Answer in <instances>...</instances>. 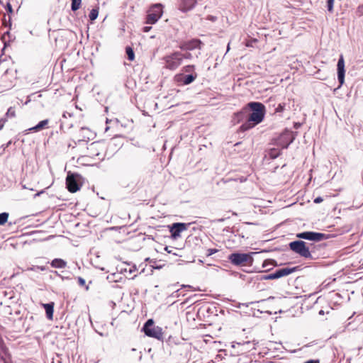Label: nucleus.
<instances>
[{
  "label": "nucleus",
  "instance_id": "55",
  "mask_svg": "<svg viewBox=\"0 0 363 363\" xmlns=\"http://www.w3.org/2000/svg\"><path fill=\"white\" fill-rule=\"evenodd\" d=\"M160 268H161V267H155V269H160Z\"/></svg>",
  "mask_w": 363,
  "mask_h": 363
},
{
  "label": "nucleus",
  "instance_id": "21",
  "mask_svg": "<svg viewBox=\"0 0 363 363\" xmlns=\"http://www.w3.org/2000/svg\"><path fill=\"white\" fill-rule=\"evenodd\" d=\"M280 155L281 150L279 147L271 148L268 152L269 157L272 160L277 158Z\"/></svg>",
  "mask_w": 363,
  "mask_h": 363
},
{
  "label": "nucleus",
  "instance_id": "1",
  "mask_svg": "<svg viewBox=\"0 0 363 363\" xmlns=\"http://www.w3.org/2000/svg\"><path fill=\"white\" fill-rule=\"evenodd\" d=\"M247 106L252 112L249 114L247 121L240 127V130L242 132L262 123L266 113L265 106L261 102L252 101L248 103Z\"/></svg>",
  "mask_w": 363,
  "mask_h": 363
},
{
  "label": "nucleus",
  "instance_id": "47",
  "mask_svg": "<svg viewBox=\"0 0 363 363\" xmlns=\"http://www.w3.org/2000/svg\"><path fill=\"white\" fill-rule=\"evenodd\" d=\"M318 314L319 315H324V311L323 310H320L319 312H318Z\"/></svg>",
  "mask_w": 363,
  "mask_h": 363
},
{
  "label": "nucleus",
  "instance_id": "2",
  "mask_svg": "<svg viewBox=\"0 0 363 363\" xmlns=\"http://www.w3.org/2000/svg\"><path fill=\"white\" fill-rule=\"evenodd\" d=\"M253 253L233 252L229 255V261L235 266L252 265L253 262Z\"/></svg>",
  "mask_w": 363,
  "mask_h": 363
},
{
  "label": "nucleus",
  "instance_id": "28",
  "mask_svg": "<svg viewBox=\"0 0 363 363\" xmlns=\"http://www.w3.org/2000/svg\"><path fill=\"white\" fill-rule=\"evenodd\" d=\"M16 116V112L13 107H10L8 108L6 113V118H14Z\"/></svg>",
  "mask_w": 363,
  "mask_h": 363
},
{
  "label": "nucleus",
  "instance_id": "39",
  "mask_svg": "<svg viewBox=\"0 0 363 363\" xmlns=\"http://www.w3.org/2000/svg\"><path fill=\"white\" fill-rule=\"evenodd\" d=\"M304 363H320V360L318 359H309Z\"/></svg>",
  "mask_w": 363,
  "mask_h": 363
},
{
  "label": "nucleus",
  "instance_id": "7",
  "mask_svg": "<svg viewBox=\"0 0 363 363\" xmlns=\"http://www.w3.org/2000/svg\"><path fill=\"white\" fill-rule=\"evenodd\" d=\"M295 140L294 132L289 130L283 131L277 138L274 144L278 147L286 149Z\"/></svg>",
  "mask_w": 363,
  "mask_h": 363
},
{
  "label": "nucleus",
  "instance_id": "45",
  "mask_svg": "<svg viewBox=\"0 0 363 363\" xmlns=\"http://www.w3.org/2000/svg\"><path fill=\"white\" fill-rule=\"evenodd\" d=\"M82 141H86V140H85V139H79V140H77V142H75V145H77V144H79V143H80L81 142H82Z\"/></svg>",
  "mask_w": 363,
  "mask_h": 363
},
{
  "label": "nucleus",
  "instance_id": "20",
  "mask_svg": "<svg viewBox=\"0 0 363 363\" xmlns=\"http://www.w3.org/2000/svg\"><path fill=\"white\" fill-rule=\"evenodd\" d=\"M277 266V262L274 259H265L262 263V267L266 268V272L272 269V267Z\"/></svg>",
  "mask_w": 363,
  "mask_h": 363
},
{
  "label": "nucleus",
  "instance_id": "41",
  "mask_svg": "<svg viewBox=\"0 0 363 363\" xmlns=\"http://www.w3.org/2000/svg\"><path fill=\"white\" fill-rule=\"evenodd\" d=\"M323 198H322V197L318 196V197H317V198H315V199H314V203H319L322 202V201H323Z\"/></svg>",
  "mask_w": 363,
  "mask_h": 363
},
{
  "label": "nucleus",
  "instance_id": "19",
  "mask_svg": "<svg viewBox=\"0 0 363 363\" xmlns=\"http://www.w3.org/2000/svg\"><path fill=\"white\" fill-rule=\"evenodd\" d=\"M50 265L53 268L62 269L66 267L67 262L60 258H55L51 261Z\"/></svg>",
  "mask_w": 363,
  "mask_h": 363
},
{
  "label": "nucleus",
  "instance_id": "49",
  "mask_svg": "<svg viewBox=\"0 0 363 363\" xmlns=\"http://www.w3.org/2000/svg\"><path fill=\"white\" fill-rule=\"evenodd\" d=\"M145 261H146V262H152V261H151V259H150V258H149V257H148V258H146V259H145Z\"/></svg>",
  "mask_w": 363,
  "mask_h": 363
},
{
  "label": "nucleus",
  "instance_id": "5",
  "mask_svg": "<svg viewBox=\"0 0 363 363\" xmlns=\"http://www.w3.org/2000/svg\"><path fill=\"white\" fill-rule=\"evenodd\" d=\"M299 269L298 266L294 267H285L277 269L274 272L266 274V275H259L258 277V280H269V279H277L281 278L285 276H288L295 272H296Z\"/></svg>",
  "mask_w": 363,
  "mask_h": 363
},
{
  "label": "nucleus",
  "instance_id": "10",
  "mask_svg": "<svg viewBox=\"0 0 363 363\" xmlns=\"http://www.w3.org/2000/svg\"><path fill=\"white\" fill-rule=\"evenodd\" d=\"M296 237L300 239L314 241V242H319L323 240H326L328 237V235L322 233H318V232H313V231H304L302 233H299L296 234Z\"/></svg>",
  "mask_w": 363,
  "mask_h": 363
},
{
  "label": "nucleus",
  "instance_id": "18",
  "mask_svg": "<svg viewBox=\"0 0 363 363\" xmlns=\"http://www.w3.org/2000/svg\"><path fill=\"white\" fill-rule=\"evenodd\" d=\"M49 123L48 119H45L40 121L36 125L28 129V131L38 132L46 128Z\"/></svg>",
  "mask_w": 363,
  "mask_h": 363
},
{
  "label": "nucleus",
  "instance_id": "43",
  "mask_svg": "<svg viewBox=\"0 0 363 363\" xmlns=\"http://www.w3.org/2000/svg\"><path fill=\"white\" fill-rule=\"evenodd\" d=\"M151 28H152L151 26H145L143 28V31L145 32V33H147V32H149Z\"/></svg>",
  "mask_w": 363,
  "mask_h": 363
},
{
  "label": "nucleus",
  "instance_id": "52",
  "mask_svg": "<svg viewBox=\"0 0 363 363\" xmlns=\"http://www.w3.org/2000/svg\"><path fill=\"white\" fill-rule=\"evenodd\" d=\"M41 192H38L36 194H35V196H39Z\"/></svg>",
  "mask_w": 363,
  "mask_h": 363
},
{
  "label": "nucleus",
  "instance_id": "46",
  "mask_svg": "<svg viewBox=\"0 0 363 363\" xmlns=\"http://www.w3.org/2000/svg\"><path fill=\"white\" fill-rule=\"evenodd\" d=\"M164 250H165V251H167L168 253H171V252H172V251H171V250H169V247H165Z\"/></svg>",
  "mask_w": 363,
  "mask_h": 363
},
{
  "label": "nucleus",
  "instance_id": "27",
  "mask_svg": "<svg viewBox=\"0 0 363 363\" xmlns=\"http://www.w3.org/2000/svg\"><path fill=\"white\" fill-rule=\"evenodd\" d=\"M9 218V213L3 212L0 213V225L5 224Z\"/></svg>",
  "mask_w": 363,
  "mask_h": 363
},
{
  "label": "nucleus",
  "instance_id": "51",
  "mask_svg": "<svg viewBox=\"0 0 363 363\" xmlns=\"http://www.w3.org/2000/svg\"><path fill=\"white\" fill-rule=\"evenodd\" d=\"M200 54H201V52H199V53L196 55V57L198 58Z\"/></svg>",
  "mask_w": 363,
  "mask_h": 363
},
{
  "label": "nucleus",
  "instance_id": "15",
  "mask_svg": "<svg viewBox=\"0 0 363 363\" xmlns=\"http://www.w3.org/2000/svg\"><path fill=\"white\" fill-rule=\"evenodd\" d=\"M337 80L340 85H342L345 82V61L342 56H340L337 61Z\"/></svg>",
  "mask_w": 363,
  "mask_h": 363
},
{
  "label": "nucleus",
  "instance_id": "54",
  "mask_svg": "<svg viewBox=\"0 0 363 363\" xmlns=\"http://www.w3.org/2000/svg\"><path fill=\"white\" fill-rule=\"evenodd\" d=\"M208 363H214L213 360H211Z\"/></svg>",
  "mask_w": 363,
  "mask_h": 363
},
{
  "label": "nucleus",
  "instance_id": "23",
  "mask_svg": "<svg viewBox=\"0 0 363 363\" xmlns=\"http://www.w3.org/2000/svg\"><path fill=\"white\" fill-rule=\"evenodd\" d=\"M125 52L128 56V59L130 61H133L135 59V53L133 48L130 46L125 48Z\"/></svg>",
  "mask_w": 363,
  "mask_h": 363
},
{
  "label": "nucleus",
  "instance_id": "22",
  "mask_svg": "<svg viewBox=\"0 0 363 363\" xmlns=\"http://www.w3.org/2000/svg\"><path fill=\"white\" fill-rule=\"evenodd\" d=\"M247 111V109L245 108H243L242 110H241L240 111L236 113L235 114L234 119L237 120L238 122H240L245 117V114H246Z\"/></svg>",
  "mask_w": 363,
  "mask_h": 363
},
{
  "label": "nucleus",
  "instance_id": "25",
  "mask_svg": "<svg viewBox=\"0 0 363 363\" xmlns=\"http://www.w3.org/2000/svg\"><path fill=\"white\" fill-rule=\"evenodd\" d=\"M182 71L185 73H189V74L196 73L195 72V66L193 65H186V66L183 67Z\"/></svg>",
  "mask_w": 363,
  "mask_h": 363
},
{
  "label": "nucleus",
  "instance_id": "56",
  "mask_svg": "<svg viewBox=\"0 0 363 363\" xmlns=\"http://www.w3.org/2000/svg\"><path fill=\"white\" fill-rule=\"evenodd\" d=\"M274 298L272 296H269V299Z\"/></svg>",
  "mask_w": 363,
  "mask_h": 363
},
{
  "label": "nucleus",
  "instance_id": "13",
  "mask_svg": "<svg viewBox=\"0 0 363 363\" xmlns=\"http://www.w3.org/2000/svg\"><path fill=\"white\" fill-rule=\"evenodd\" d=\"M189 225L190 223H174L171 225H169L171 237L173 239H177L180 237L181 233L187 230Z\"/></svg>",
  "mask_w": 363,
  "mask_h": 363
},
{
  "label": "nucleus",
  "instance_id": "44",
  "mask_svg": "<svg viewBox=\"0 0 363 363\" xmlns=\"http://www.w3.org/2000/svg\"><path fill=\"white\" fill-rule=\"evenodd\" d=\"M135 270H136V267L133 266L129 269V273L131 274V273L134 272Z\"/></svg>",
  "mask_w": 363,
  "mask_h": 363
},
{
  "label": "nucleus",
  "instance_id": "17",
  "mask_svg": "<svg viewBox=\"0 0 363 363\" xmlns=\"http://www.w3.org/2000/svg\"><path fill=\"white\" fill-rule=\"evenodd\" d=\"M54 302H50L48 303H42V306L45 311L46 317L48 320H52L53 319L54 313Z\"/></svg>",
  "mask_w": 363,
  "mask_h": 363
},
{
  "label": "nucleus",
  "instance_id": "3",
  "mask_svg": "<svg viewBox=\"0 0 363 363\" xmlns=\"http://www.w3.org/2000/svg\"><path fill=\"white\" fill-rule=\"evenodd\" d=\"M182 55L179 51H176L167 55L163 57L164 67L169 70H175L182 63Z\"/></svg>",
  "mask_w": 363,
  "mask_h": 363
},
{
  "label": "nucleus",
  "instance_id": "14",
  "mask_svg": "<svg viewBox=\"0 0 363 363\" xmlns=\"http://www.w3.org/2000/svg\"><path fill=\"white\" fill-rule=\"evenodd\" d=\"M197 77V73H191L189 74H180L176 75V79L183 85H189L194 82Z\"/></svg>",
  "mask_w": 363,
  "mask_h": 363
},
{
  "label": "nucleus",
  "instance_id": "11",
  "mask_svg": "<svg viewBox=\"0 0 363 363\" xmlns=\"http://www.w3.org/2000/svg\"><path fill=\"white\" fill-rule=\"evenodd\" d=\"M258 342L255 340L252 341H244V342H233L232 343V347L238 348V354H245L256 349V345Z\"/></svg>",
  "mask_w": 363,
  "mask_h": 363
},
{
  "label": "nucleus",
  "instance_id": "4",
  "mask_svg": "<svg viewBox=\"0 0 363 363\" xmlns=\"http://www.w3.org/2000/svg\"><path fill=\"white\" fill-rule=\"evenodd\" d=\"M142 330L144 333L150 337L156 338L159 340L163 339V333L162 328L154 325V320L148 319L144 324Z\"/></svg>",
  "mask_w": 363,
  "mask_h": 363
},
{
  "label": "nucleus",
  "instance_id": "32",
  "mask_svg": "<svg viewBox=\"0 0 363 363\" xmlns=\"http://www.w3.org/2000/svg\"><path fill=\"white\" fill-rule=\"evenodd\" d=\"M190 287H191V286H189V285H182V289H178L177 291H175V293L177 294V297H179V296H185V294H182V292L181 291V290H182L183 288H190Z\"/></svg>",
  "mask_w": 363,
  "mask_h": 363
},
{
  "label": "nucleus",
  "instance_id": "53",
  "mask_svg": "<svg viewBox=\"0 0 363 363\" xmlns=\"http://www.w3.org/2000/svg\"><path fill=\"white\" fill-rule=\"evenodd\" d=\"M9 144H11V142L8 143V144L6 145V147H8L9 145Z\"/></svg>",
  "mask_w": 363,
  "mask_h": 363
},
{
  "label": "nucleus",
  "instance_id": "35",
  "mask_svg": "<svg viewBox=\"0 0 363 363\" xmlns=\"http://www.w3.org/2000/svg\"><path fill=\"white\" fill-rule=\"evenodd\" d=\"M52 272H53L55 275H57V276H58L59 277H60L62 280H65V279H69V277H64V276L61 275L60 274H59V273H58V272H57V271H52Z\"/></svg>",
  "mask_w": 363,
  "mask_h": 363
},
{
  "label": "nucleus",
  "instance_id": "6",
  "mask_svg": "<svg viewBox=\"0 0 363 363\" xmlns=\"http://www.w3.org/2000/svg\"><path fill=\"white\" fill-rule=\"evenodd\" d=\"M289 248L295 253L304 258H312L309 247L302 240H295L289 243Z\"/></svg>",
  "mask_w": 363,
  "mask_h": 363
},
{
  "label": "nucleus",
  "instance_id": "38",
  "mask_svg": "<svg viewBox=\"0 0 363 363\" xmlns=\"http://www.w3.org/2000/svg\"><path fill=\"white\" fill-rule=\"evenodd\" d=\"M7 119L5 118H0V130H1L6 122Z\"/></svg>",
  "mask_w": 363,
  "mask_h": 363
},
{
  "label": "nucleus",
  "instance_id": "37",
  "mask_svg": "<svg viewBox=\"0 0 363 363\" xmlns=\"http://www.w3.org/2000/svg\"><path fill=\"white\" fill-rule=\"evenodd\" d=\"M78 283H79V284L80 286H84V285H85V283H86V282H85L84 279H83V278H82V277H78Z\"/></svg>",
  "mask_w": 363,
  "mask_h": 363
},
{
  "label": "nucleus",
  "instance_id": "36",
  "mask_svg": "<svg viewBox=\"0 0 363 363\" xmlns=\"http://www.w3.org/2000/svg\"><path fill=\"white\" fill-rule=\"evenodd\" d=\"M207 20L211 21L212 22H215L217 21V17L212 15H208L206 18Z\"/></svg>",
  "mask_w": 363,
  "mask_h": 363
},
{
  "label": "nucleus",
  "instance_id": "29",
  "mask_svg": "<svg viewBox=\"0 0 363 363\" xmlns=\"http://www.w3.org/2000/svg\"><path fill=\"white\" fill-rule=\"evenodd\" d=\"M47 267L45 266H32L31 267H29L28 269L30 271L38 272V270L40 271H45L46 270Z\"/></svg>",
  "mask_w": 363,
  "mask_h": 363
},
{
  "label": "nucleus",
  "instance_id": "16",
  "mask_svg": "<svg viewBox=\"0 0 363 363\" xmlns=\"http://www.w3.org/2000/svg\"><path fill=\"white\" fill-rule=\"evenodd\" d=\"M196 2V0H180L179 9L182 12H187L195 6Z\"/></svg>",
  "mask_w": 363,
  "mask_h": 363
},
{
  "label": "nucleus",
  "instance_id": "26",
  "mask_svg": "<svg viewBox=\"0 0 363 363\" xmlns=\"http://www.w3.org/2000/svg\"><path fill=\"white\" fill-rule=\"evenodd\" d=\"M99 15V9H92L89 13V17L91 21H94L97 18Z\"/></svg>",
  "mask_w": 363,
  "mask_h": 363
},
{
  "label": "nucleus",
  "instance_id": "40",
  "mask_svg": "<svg viewBox=\"0 0 363 363\" xmlns=\"http://www.w3.org/2000/svg\"><path fill=\"white\" fill-rule=\"evenodd\" d=\"M252 303H254V302H250V303H239V305L238 306V308H240L241 306L248 307L249 304H252Z\"/></svg>",
  "mask_w": 363,
  "mask_h": 363
},
{
  "label": "nucleus",
  "instance_id": "8",
  "mask_svg": "<svg viewBox=\"0 0 363 363\" xmlns=\"http://www.w3.org/2000/svg\"><path fill=\"white\" fill-rule=\"evenodd\" d=\"M163 14V6L161 4H152L147 10L145 23L155 24Z\"/></svg>",
  "mask_w": 363,
  "mask_h": 363
},
{
  "label": "nucleus",
  "instance_id": "9",
  "mask_svg": "<svg viewBox=\"0 0 363 363\" xmlns=\"http://www.w3.org/2000/svg\"><path fill=\"white\" fill-rule=\"evenodd\" d=\"M82 177L78 174L69 173L66 178V186L68 191L71 193H75L79 191L82 186Z\"/></svg>",
  "mask_w": 363,
  "mask_h": 363
},
{
  "label": "nucleus",
  "instance_id": "34",
  "mask_svg": "<svg viewBox=\"0 0 363 363\" xmlns=\"http://www.w3.org/2000/svg\"><path fill=\"white\" fill-rule=\"evenodd\" d=\"M285 105L284 104H279L275 108L277 113L282 112L284 110Z\"/></svg>",
  "mask_w": 363,
  "mask_h": 363
},
{
  "label": "nucleus",
  "instance_id": "30",
  "mask_svg": "<svg viewBox=\"0 0 363 363\" xmlns=\"http://www.w3.org/2000/svg\"><path fill=\"white\" fill-rule=\"evenodd\" d=\"M334 1L335 0H328L327 1V8H328V11H330V12H333V11Z\"/></svg>",
  "mask_w": 363,
  "mask_h": 363
},
{
  "label": "nucleus",
  "instance_id": "42",
  "mask_svg": "<svg viewBox=\"0 0 363 363\" xmlns=\"http://www.w3.org/2000/svg\"><path fill=\"white\" fill-rule=\"evenodd\" d=\"M6 7H7L6 10H7L8 12H9V13H12L13 12L12 6H11V5L9 3L7 4V6Z\"/></svg>",
  "mask_w": 363,
  "mask_h": 363
},
{
  "label": "nucleus",
  "instance_id": "24",
  "mask_svg": "<svg viewBox=\"0 0 363 363\" xmlns=\"http://www.w3.org/2000/svg\"><path fill=\"white\" fill-rule=\"evenodd\" d=\"M71 9L73 11H76L80 8L82 0H71Z\"/></svg>",
  "mask_w": 363,
  "mask_h": 363
},
{
  "label": "nucleus",
  "instance_id": "12",
  "mask_svg": "<svg viewBox=\"0 0 363 363\" xmlns=\"http://www.w3.org/2000/svg\"><path fill=\"white\" fill-rule=\"evenodd\" d=\"M203 45V43L199 39L194 38L182 42L179 48L183 51H191L196 49L201 50Z\"/></svg>",
  "mask_w": 363,
  "mask_h": 363
},
{
  "label": "nucleus",
  "instance_id": "33",
  "mask_svg": "<svg viewBox=\"0 0 363 363\" xmlns=\"http://www.w3.org/2000/svg\"><path fill=\"white\" fill-rule=\"evenodd\" d=\"M182 55L183 56L182 57V60L184 59H187V60H191L192 59L193 57V55L191 53L189 52H186L185 53H182Z\"/></svg>",
  "mask_w": 363,
  "mask_h": 363
},
{
  "label": "nucleus",
  "instance_id": "48",
  "mask_svg": "<svg viewBox=\"0 0 363 363\" xmlns=\"http://www.w3.org/2000/svg\"><path fill=\"white\" fill-rule=\"evenodd\" d=\"M84 130H88V129H87V128H81V131H82V132H83V131H84Z\"/></svg>",
  "mask_w": 363,
  "mask_h": 363
},
{
  "label": "nucleus",
  "instance_id": "50",
  "mask_svg": "<svg viewBox=\"0 0 363 363\" xmlns=\"http://www.w3.org/2000/svg\"><path fill=\"white\" fill-rule=\"evenodd\" d=\"M30 101V99L28 98V100L26 101L25 104H28V103Z\"/></svg>",
  "mask_w": 363,
  "mask_h": 363
},
{
  "label": "nucleus",
  "instance_id": "31",
  "mask_svg": "<svg viewBox=\"0 0 363 363\" xmlns=\"http://www.w3.org/2000/svg\"><path fill=\"white\" fill-rule=\"evenodd\" d=\"M217 252H218V250L216 249V248H209L206 250V256L207 257H209V256H211L212 255L216 253Z\"/></svg>",
  "mask_w": 363,
  "mask_h": 363
}]
</instances>
